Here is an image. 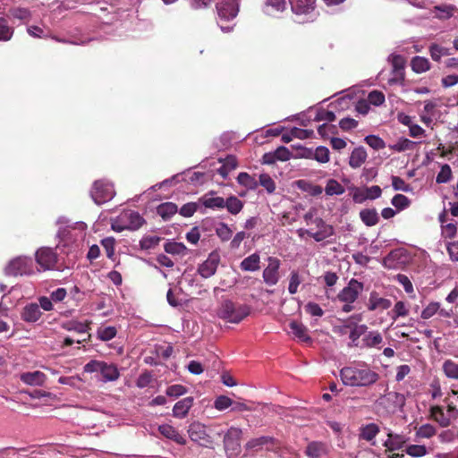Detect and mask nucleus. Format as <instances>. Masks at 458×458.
<instances>
[{"instance_id": "9d476101", "label": "nucleus", "mask_w": 458, "mask_h": 458, "mask_svg": "<svg viewBox=\"0 0 458 458\" xmlns=\"http://www.w3.org/2000/svg\"><path fill=\"white\" fill-rule=\"evenodd\" d=\"M188 434L191 441L201 446L208 447L213 443L211 436L207 432L206 426L200 422H192L189 426Z\"/></svg>"}, {"instance_id": "a18cd8bd", "label": "nucleus", "mask_w": 458, "mask_h": 458, "mask_svg": "<svg viewBox=\"0 0 458 458\" xmlns=\"http://www.w3.org/2000/svg\"><path fill=\"white\" fill-rule=\"evenodd\" d=\"M165 251L173 255H185L187 247L182 242H167L164 245Z\"/></svg>"}, {"instance_id": "4be33fe9", "label": "nucleus", "mask_w": 458, "mask_h": 458, "mask_svg": "<svg viewBox=\"0 0 458 458\" xmlns=\"http://www.w3.org/2000/svg\"><path fill=\"white\" fill-rule=\"evenodd\" d=\"M158 431L165 438L173 440L178 445L186 444V438L172 425L162 424L158 427Z\"/></svg>"}, {"instance_id": "aec40b11", "label": "nucleus", "mask_w": 458, "mask_h": 458, "mask_svg": "<svg viewBox=\"0 0 458 458\" xmlns=\"http://www.w3.org/2000/svg\"><path fill=\"white\" fill-rule=\"evenodd\" d=\"M315 224L318 227V231L310 233V237H312L316 242H322L334 235V227L331 225L327 224L322 218H316Z\"/></svg>"}, {"instance_id": "423d86ee", "label": "nucleus", "mask_w": 458, "mask_h": 458, "mask_svg": "<svg viewBox=\"0 0 458 458\" xmlns=\"http://www.w3.org/2000/svg\"><path fill=\"white\" fill-rule=\"evenodd\" d=\"M411 260L408 250L404 248H397L391 250L384 259L383 266L387 269H401Z\"/></svg>"}, {"instance_id": "b1692460", "label": "nucleus", "mask_w": 458, "mask_h": 458, "mask_svg": "<svg viewBox=\"0 0 458 458\" xmlns=\"http://www.w3.org/2000/svg\"><path fill=\"white\" fill-rule=\"evenodd\" d=\"M99 373L102 376L101 381L105 383L116 381L120 377L116 365L106 361L102 362Z\"/></svg>"}, {"instance_id": "c756f323", "label": "nucleus", "mask_w": 458, "mask_h": 458, "mask_svg": "<svg viewBox=\"0 0 458 458\" xmlns=\"http://www.w3.org/2000/svg\"><path fill=\"white\" fill-rule=\"evenodd\" d=\"M305 454L310 458H320L327 454V446L323 442L313 441L307 445Z\"/></svg>"}, {"instance_id": "a211bd4d", "label": "nucleus", "mask_w": 458, "mask_h": 458, "mask_svg": "<svg viewBox=\"0 0 458 458\" xmlns=\"http://www.w3.org/2000/svg\"><path fill=\"white\" fill-rule=\"evenodd\" d=\"M275 444L276 439L273 437L262 436L249 440L245 445V448L247 450L259 452L263 450H269L275 445Z\"/></svg>"}, {"instance_id": "7ed1b4c3", "label": "nucleus", "mask_w": 458, "mask_h": 458, "mask_svg": "<svg viewBox=\"0 0 458 458\" xmlns=\"http://www.w3.org/2000/svg\"><path fill=\"white\" fill-rule=\"evenodd\" d=\"M218 14V25L223 32H230L233 26H224L220 22L222 21L233 20L240 10V0H220L216 4Z\"/></svg>"}, {"instance_id": "f8f14e48", "label": "nucleus", "mask_w": 458, "mask_h": 458, "mask_svg": "<svg viewBox=\"0 0 458 458\" xmlns=\"http://www.w3.org/2000/svg\"><path fill=\"white\" fill-rule=\"evenodd\" d=\"M364 285L356 279H351L347 285L338 293L337 298L342 302H354L362 293Z\"/></svg>"}, {"instance_id": "bf43d9fd", "label": "nucleus", "mask_w": 458, "mask_h": 458, "mask_svg": "<svg viewBox=\"0 0 458 458\" xmlns=\"http://www.w3.org/2000/svg\"><path fill=\"white\" fill-rule=\"evenodd\" d=\"M313 158L318 163L325 164L329 161V149L325 146H318L313 153Z\"/></svg>"}, {"instance_id": "603ef678", "label": "nucleus", "mask_w": 458, "mask_h": 458, "mask_svg": "<svg viewBox=\"0 0 458 458\" xmlns=\"http://www.w3.org/2000/svg\"><path fill=\"white\" fill-rule=\"evenodd\" d=\"M455 7L452 4H444L435 6V11L437 13V17L442 20H448L453 17Z\"/></svg>"}, {"instance_id": "c85d7f7f", "label": "nucleus", "mask_w": 458, "mask_h": 458, "mask_svg": "<svg viewBox=\"0 0 458 458\" xmlns=\"http://www.w3.org/2000/svg\"><path fill=\"white\" fill-rule=\"evenodd\" d=\"M200 201L205 208L213 210L222 209L224 208L225 205V199L222 197L215 196L214 191H209L208 193L205 194L200 199Z\"/></svg>"}, {"instance_id": "dca6fc26", "label": "nucleus", "mask_w": 458, "mask_h": 458, "mask_svg": "<svg viewBox=\"0 0 458 458\" xmlns=\"http://www.w3.org/2000/svg\"><path fill=\"white\" fill-rule=\"evenodd\" d=\"M293 13L297 16H312L316 0H290Z\"/></svg>"}, {"instance_id": "e433bc0d", "label": "nucleus", "mask_w": 458, "mask_h": 458, "mask_svg": "<svg viewBox=\"0 0 458 458\" xmlns=\"http://www.w3.org/2000/svg\"><path fill=\"white\" fill-rule=\"evenodd\" d=\"M360 218L367 226H374L379 222L378 213L375 208H364L360 211Z\"/></svg>"}, {"instance_id": "774afa93", "label": "nucleus", "mask_w": 458, "mask_h": 458, "mask_svg": "<svg viewBox=\"0 0 458 458\" xmlns=\"http://www.w3.org/2000/svg\"><path fill=\"white\" fill-rule=\"evenodd\" d=\"M368 101L370 105L379 106L385 102V95L379 90H372L368 95Z\"/></svg>"}, {"instance_id": "052dcab7", "label": "nucleus", "mask_w": 458, "mask_h": 458, "mask_svg": "<svg viewBox=\"0 0 458 458\" xmlns=\"http://www.w3.org/2000/svg\"><path fill=\"white\" fill-rule=\"evenodd\" d=\"M452 178V170L449 165L445 164L441 166L439 173L436 177L437 183H446Z\"/></svg>"}, {"instance_id": "f3484780", "label": "nucleus", "mask_w": 458, "mask_h": 458, "mask_svg": "<svg viewBox=\"0 0 458 458\" xmlns=\"http://www.w3.org/2000/svg\"><path fill=\"white\" fill-rule=\"evenodd\" d=\"M43 313L39 309V306L36 302L27 303L21 311V318L29 324L38 323Z\"/></svg>"}, {"instance_id": "3c124183", "label": "nucleus", "mask_w": 458, "mask_h": 458, "mask_svg": "<svg viewBox=\"0 0 458 458\" xmlns=\"http://www.w3.org/2000/svg\"><path fill=\"white\" fill-rule=\"evenodd\" d=\"M117 330L115 327L108 326L99 327L97 331L98 338L102 341H109L115 337Z\"/></svg>"}, {"instance_id": "4d7b16f0", "label": "nucleus", "mask_w": 458, "mask_h": 458, "mask_svg": "<svg viewBox=\"0 0 458 458\" xmlns=\"http://www.w3.org/2000/svg\"><path fill=\"white\" fill-rule=\"evenodd\" d=\"M259 184L265 188L267 193L271 194L276 191V183L267 174H261L259 178Z\"/></svg>"}, {"instance_id": "2f4dec72", "label": "nucleus", "mask_w": 458, "mask_h": 458, "mask_svg": "<svg viewBox=\"0 0 458 458\" xmlns=\"http://www.w3.org/2000/svg\"><path fill=\"white\" fill-rule=\"evenodd\" d=\"M429 411L431 418L437 422L440 427L445 428L451 424V419L445 413L443 407L435 405L430 407Z\"/></svg>"}, {"instance_id": "0eeeda50", "label": "nucleus", "mask_w": 458, "mask_h": 458, "mask_svg": "<svg viewBox=\"0 0 458 458\" xmlns=\"http://www.w3.org/2000/svg\"><path fill=\"white\" fill-rule=\"evenodd\" d=\"M121 220L123 225H119L117 222L112 224V228L115 232H122L123 230L135 231L142 226L145 223L144 218L137 211H126L121 215Z\"/></svg>"}, {"instance_id": "e2e57ef3", "label": "nucleus", "mask_w": 458, "mask_h": 458, "mask_svg": "<svg viewBox=\"0 0 458 458\" xmlns=\"http://www.w3.org/2000/svg\"><path fill=\"white\" fill-rule=\"evenodd\" d=\"M335 120V114L333 111L319 108L316 110L314 121L316 122H333Z\"/></svg>"}, {"instance_id": "2eb2a0df", "label": "nucleus", "mask_w": 458, "mask_h": 458, "mask_svg": "<svg viewBox=\"0 0 458 458\" xmlns=\"http://www.w3.org/2000/svg\"><path fill=\"white\" fill-rule=\"evenodd\" d=\"M268 265L263 270L262 277L266 284L276 285L279 281L280 260L277 258L269 257Z\"/></svg>"}, {"instance_id": "a878e982", "label": "nucleus", "mask_w": 458, "mask_h": 458, "mask_svg": "<svg viewBox=\"0 0 458 458\" xmlns=\"http://www.w3.org/2000/svg\"><path fill=\"white\" fill-rule=\"evenodd\" d=\"M193 405L192 397H185L178 401L173 408V416L177 419H183L187 416L190 409Z\"/></svg>"}, {"instance_id": "ea45409f", "label": "nucleus", "mask_w": 458, "mask_h": 458, "mask_svg": "<svg viewBox=\"0 0 458 458\" xmlns=\"http://www.w3.org/2000/svg\"><path fill=\"white\" fill-rule=\"evenodd\" d=\"M63 327L67 331H74L79 334H84L87 333L89 329V323L88 321L72 319L64 323Z\"/></svg>"}, {"instance_id": "1a4fd4ad", "label": "nucleus", "mask_w": 458, "mask_h": 458, "mask_svg": "<svg viewBox=\"0 0 458 458\" xmlns=\"http://www.w3.org/2000/svg\"><path fill=\"white\" fill-rule=\"evenodd\" d=\"M56 223L60 225L57 237L61 239H72L73 237L72 231L74 230H78L82 235L87 229V225L84 222L79 221L71 223V221L64 216L59 217Z\"/></svg>"}, {"instance_id": "4468645a", "label": "nucleus", "mask_w": 458, "mask_h": 458, "mask_svg": "<svg viewBox=\"0 0 458 458\" xmlns=\"http://www.w3.org/2000/svg\"><path fill=\"white\" fill-rule=\"evenodd\" d=\"M221 258L217 250L211 251L207 259L198 267V273L203 278H209L214 276L217 270Z\"/></svg>"}, {"instance_id": "20e7f679", "label": "nucleus", "mask_w": 458, "mask_h": 458, "mask_svg": "<svg viewBox=\"0 0 458 458\" xmlns=\"http://www.w3.org/2000/svg\"><path fill=\"white\" fill-rule=\"evenodd\" d=\"M6 276H30L34 274V262L30 257L20 256L12 259L4 269Z\"/></svg>"}, {"instance_id": "39448f33", "label": "nucleus", "mask_w": 458, "mask_h": 458, "mask_svg": "<svg viewBox=\"0 0 458 458\" xmlns=\"http://www.w3.org/2000/svg\"><path fill=\"white\" fill-rule=\"evenodd\" d=\"M115 195L113 183L106 180L96 181L90 191V196L93 201L101 205L111 200Z\"/></svg>"}, {"instance_id": "5701e85b", "label": "nucleus", "mask_w": 458, "mask_h": 458, "mask_svg": "<svg viewBox=\"0 0 458 458\" xmlns=\"http://www.w3.org/2000/svg\"><path fill=\"white\" fill-rule=\"evenodd\" d=\"M286 8V0H265L262 11L269 16H276Z\"/></svg>"}, {"instance_id": "cd10ccee", "label": "nucleus", "mask_w": 458, "mask_h": 458, "mask_svg": "<svg viewBox=\"0 0 458 458\" xmlns=\"http://www.w3.org/2000/svg\"><path fill=\"white\" fill-rule=\"evenodd\" d=\"M407 440L408 438L404 435L389 432L388 437L385 441L384 445L389 451H396L403 448L405 445Z\"/></svg>"}, {"instance_id": "69168bd1", "label": "nucleus", "mask_w": 458, "mask_h": 458, "mask_svg": "<svg viewBox=\"0 0 458 458\" xmlns=\"http://www.w3.org/2000/svg\"><path fill=\"white\" fill-rule=\"evenodd\" d=\"M440 308V303L437 301H431L426 308L423 309L420 317L423 319H429L437 313Z\"/></svg>"}, {"instance_id": "ddd939ff", "label": "nucleus", "mask_w": 458, "mask_h": 458, "mask_svg": "<svg viewBox=\"0 0 458 458\" xmlns=\"http://www.w3.org/2000/svg\"><path fill=\"white\" fill-rule=\"evenodd\" d=\"M242 431L236 427H231L224 437V446L226 453L237 454L241 450V438Z\"/></svg>"}, {"instance_id": "473e14b6", "label": "nucleus", "mask_w": 458, "mask_h": 458, "mask_svg": "<svg viewBox=\"0 0 458 458\" xmlns=\"http://www.w3.org/2000/svg\"><path fill=\"white\" fill-rule=\"evenodd\" d=\"M260 257L258 253H252L246 257L240 263V268L242 271L255 272L259 269Z\"/></svg>"}, {"instance_id": "6e6552de", "label": "nucleus", "mask_w": 458, "mask_h": 458, "mask_svg": "<svg viewBox=\"0 0 458 458\" xmlns=\"http://www.w3.org/2000/svg\"><path fill=\"white\" fill-rule=\"evenodd\" d=\"M354 203L361 204L367 200H375L381 197L382 190L377 185L370 187L352 186L349 188Z\"/></svg>"}, {"instance_id": "09e8293b", "label": "nucleus", "mask_w": 458, "mask_h": 458, "mask_svg": "<svg viewBox=\"0 0 458 458\" xmlns=\"http://www.w3.org/2000/svg\"><path fill=\"white\" fill-rule=\"evenodd\" d=\"M13 29L8 25L7 20L0 17V41H9L13 36Z\"/></svg>"}, {"instance_id": "5fc2aeb1", "label": "nucleus", "mask_w": 458, "mask_h": 458, "mask_svg": "<svg viewBox=\"0 0 458 458\" xmlns=\"http://www.w3.org/2000/svg\"><path fill=\"white\" fill-rule=\"evenodd\" d=\"M445 375L453 379H458V364L451 360H447L443 364Z\"/></svg>"}, {"instance_id": "338daca9", "label": "nucleus", "mask_w": 458, "mask_h": 458, "mask_svg": "<svg viewBox=\"0 0 458 458\" xmlns=\"http://www.w3.org/2000/svg\"><path fill=\"white\" fill-rule=\"evenodd\" d=\"M186 393L187 388L182 385H172L165 391L166 395L173 398H178Z\"/></svg>"}, {"instance_id": "79ce46f5", "label": "nucleus", "mask_w": 458, "mask_h": 458, "mask_svg": "<svg viewBox=\"0 0 458 458\" xmlns=\"http://www.w3.org/2000/svg\"><path fill=\"white\" fill-rule=\"evenodd\" d=\"M216 235L223 242H228L233 237V230L225 222H219L215 227Z\"/></svg>"}, {"instance_id": "f257e3e1", "label": "nucleus", "mask_w": 458, "mask_h": 458, "mask_svg": "<svg viewBox=\"0 0 458 458\" xmlns=\"http://www.w3.org/2000/svg\"><path fill=\"white\" fill-rule=\"evenodd\" d=\"M344 385L352 387H369L379 379V374L366 362H353L340 370Z\"/></svg>"}, {"instance_id": "7c9ffc66", "label": "nucleus", "mask_w": 458, "mask_h": 458, "mask_svg": "<svg viewBox=\"0 0 458 458\" xmlns=\"http://www.w3.org/2000/svg\"><path fill=\"white\" fill-rule=\"evenodd\" d=\"M367 157L368 154L366 149L361 146L357 147L350 155L349 165L353 169L359 168L366 161Z\"/></svg>"}, {"instance_id": "37998d69", "label": "nucleus", "mask_w": 458, "mask_h": 458, "mask_svg": "<svg viewBox=\"0 0 458 458\" xmlns=\"http://www.w3.org/2000/svg\"><path fill=\"white\" fill-rule=\"evenodd\" d=\"M326 195L334 196V195H342L344 193V187L335 179H329L327 182L326 187L324 189Z\"/></svg>"}, {"instance_id": "680f3d73", "label": "nucleus", "mask_w": 458, "mask_h": 458, "mask_svg": "<svg viewBox=\"0 0 458 458\" xmlns=\"http://www.w3.org/2000/svg\"><path fill=\"white\" fill-rule=\"evenodd\" d=\"M364 140L370 148L375 150L383 149L386 147L385 141L379 136L374 134L366 136Z\"/></svg>"}, {"instance_id": "6e6d98bb", "label": "nucleus", "mask_w": 458, "mask_h": 458, "mask_svg": "<svg viewBox=\"0 0 458 458\" xmlns=\"http://www.w3.org/2000/svg\"><path fill=\"white\" fill-rule=\"evenodd\" d=\"M391 203L398 210H403L410 206L411 200L407 196L398 193L392 198Z\"/></svg>"}, {"instance_id": "c9c22d12", "label": "nucleus", "mask_w": 458, "mask_h": 458, "mask_svg": "<svg viewBox=\"0 0 458 458\" xmlns=\"http://www.w3.org/2000/svg\"><path fill=\"white\" fill-rule=\"evenodd\" d=\"M291 334L301 342H310L311 338L307 334V327L297 321L289 324Z\"/></svg>"}, {"instance_id": "bb28decb", "label": "nucleus", "mask_w": 458, "mask_h": 458, "mask_svg": "<svg viewBox=\"0 0 458 458\" xmlns=\"http://www.w3.org/2000/svg\"><path fill=\"white\" fill-rule=\"evenodd\" d=\"M379 431L380 428L376 423H369L360 427L359 437L360 439L366 440L372 445H375V438Z\"/></svg>"}, {"instance_id": "13d9d810", "label": "nucleus", "mask_w": 458, "mask_h": 458, "mask_svg": "<svg viewBox=\"0 0 458 458\" xmlns=\"http://www.w3.org/2000/svg\"><path fill=\"white\" fill-rule=\"evenodd\" d=\"M301 278L300 274L293 270L290 274L288 292L290 294H295L298 292V287L301 284Z\"/></svg>"}, {"instance_id": "412c9836", "label": "nucleus", "mask_w": 458, "mask_h": 458, "mask_svg": "<svg viewBox=\"0 0 458 458\" xmlns=\"http://www.w3.org/2000/svg\"><path fill=\"white\" fill-rule=\"evenodd\" d=\"M383 336L378 331L366 332L360 342V348L381 349Z\"/></svg>"}, {"instance_id": "864d4df0", "label": "nucleus", "mask_w": 458, "mask_h": 458, "mask_svg": "<svg viewBox=\"0 0 458 458\" xmlns=\"http://www.w3.org/2000/svg\"><path fill=\"white\" fill-rule=\"evenodd\" d=\"M437 433L436 428L429 423L422 424L417 430H416V437L419 438H430L434 437Z\"/></svg>"}, {"instance_id": "a19ab883", "label": "nucleus", "mask_w": 458, "mask_h": 458, "mask_svg": "<svg viewBox=\"0 0 458 458\" xmlns=\"http://www.w3.org/2000/svg\"><path fill=\"white\" fill-rule=\"evenodd\" d=\"M411 66L416 73H422L430 69L429 61L426 57L420 55H416L411 59Z\"/></svg>"}, {"instance_id": "0e129e2a", "label": "nucleus", "mask_w": 458, "mask_h": 458, "mask_svg": "<svg viewBox=\"0 0 458 458\" xmlns=\"http://www.w3.org/2000/svg\"><path fill=\"white\" fill-rule=\"evenodd\" d=\"M394 280L403 287L408 294L414 293L413 284L406 275L398 274L394 276Z\"/></svg>"}, {"instance_id": "f03ea898", "label": "nucleus", "mask_w": 458, "mask_h": 458, "mask_svg": "<svg viewBox=\"0 0 458 458\" xmlns=\"http://www.w3.org/2000/svg\"><path fill=\"white\" fill-rule=\"evenodd\" d=\"M218 317L230 323H239L250 314L246 305H235L232 301L225 300L221 303L217 311Z\"/></svg>"}, {"instance_id": "49530a36", "label": "nucleus", "mask_w": 458, "mask_h": 458, "mask_svg": "<svg viewBox=\"0 0 458 458\" xmlns=\"http://www.w3.org/2000/svg\"><path fill=\"white\" fill-rule=\"evenodd\" d=\"M237 182L248 190H255L259 186L258 181L247 173L242 172L237 176Z\"/></svg>"}, {"instance_id": "c03bdc74", "label": "nucleus", "mask_w": 458, "mask_h": 458, "mask_svg": "<svg viewBox=\"0 0 458 458\" xmlns=\"http://www.w3.org/2000/svg\"><path fill=\"white\" fill-rule=\"evenodd\" d=\"M429 54L431 58L436 62H440L443 56L450 55V49L445 47H442L438 44H431L429 46Z\"/></svg>"}, {"instance_id": "4c0bfd02", "label": "nucleus", "mask_w": 458, "mask_h": 458, "mask_svg": "<svg viewBox=\"0 0 458 458\" xmlns=\"http://www.w3.org/2000/svg\"><path fill=\"white\" fill-rule=\"evenodd\" d=\"M367 330H368V327L364 324L354 325L352 327H351V331L349 334V338L351 340V343L349 344V346L360 347V343L359 342V339L360 336H362V335L364 336Z\"/></svg>"}, {"instance_id": "393cba45", "label": "nucleus", "mask_w": 458, "mask_h": 458, "mask_svg": "<svg viewBox=\"0 0 458 458\" xmlns=\"http://www.w3.org/2000/svg\"><path fill=\"white\" fill-rule=\"evenodd\" d=\"M31 17V11L26 7L14 6L8 11V18L11 20H18L21 24L28 23Z\"/></svg>"}, {"instance_id": "9b49d317", "label": "nucleus", "mask_w": 458, "mask_h": 458, "mask_svg": "<svg viewBox=\"0 0 458 458\" xmlns=\"http://www.w3.org/2000/svg\"><path fill=\"white\" fill-rule=\"evenodd\" d=\"M35 259L42 270H52L57 263V254L52 248L41 247L36 251Z\"/></svg>"}, {"instance_id": "8fccbe9b", "label": "nucleus", "mask_w": 458, "mask_h": 458, "mask_svg": "<svg viewBox=\"0 0 458 458\" xmlns=\"http://www.w3.org/2000/svg\"><path fill=\"white\" fill-rule=\"evenodd\" d=\"M415 142L406 139V138H400L394 144L390 146V148L396 151V152H403L405 150L412 149L415 146Z\"/></svg>"}, {"instance_id": "f704fd0d", "label": "nucleus", "mask_w": 458, "mask_h": 458, "mask_svg": "<svg viewBox=\"0 0 458 458\" xmlns=\"http://www.w3.org/2000/svg\"><path fill=\"white\" fill-rule=\"evenodd\" d=\"M244 203L238 197L231 195L225 199L224 208H226L229 214L238 215L243 208Z\"/></svg>"}, {"instance_id": "6ab92c4d", "label": "nucleus", "mask_w": 458, "mask_h": 458, "mask_svg": "<svg viewBox=\"0 0 458 458\" xmlns=\"http://www.w3.org/2000/svg\"><path fill=\"white\" fill-rule=\"evenodd\" d=\"M20 380L30 386H43L47 381V376L39 370L28 371L20 374Z\"/></svg>"}, {"instance_id": "72a5a7b5", "label": "nucleus", "mask_w": 458, "mask_h": 458, "mask_svg": "<svg viewBox=\"0 0 458 458\" xmlns=\"http://www.w3.org/2000/svg\"><path fill=\"white\" fill-rule=\"evenodd\" d=\"M392 305L390 300L379 297L376 292H372L369 300L368 309L369 310H375L377 309L388 310Z\"/></svg>"}, {"instance_id": "58836bf2", "label": "nucleus", "mask_w": 458, "mask_h": 458, "mask_svg": "<svg viewBox=\"0 0 458 458\" xmlns=\"http://www.w3.org/2000/svg\"><path fill=\"white\" fill-rule=\"evenodd\" d=\"M178 212L176 204L173 202H165L157 208V213L164 219L169 220Z\"/></svg>"}, {"instance_id": "de8ad7c7", "label": "nucleus", "mask_w": 458, "mask_h": 458, "mask_svg": "<svg viewBox=\"0 0 458 458\" xmlns=\"http://www.w3.org/2000/svg\"><path fill=\"white\" fill-rule=\"evenodd\" d=\"M404 452L411 457L420 458L428 454V449L424 445H408Z\"/></svg>"}]
</instances>
